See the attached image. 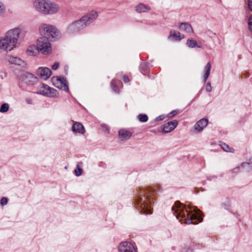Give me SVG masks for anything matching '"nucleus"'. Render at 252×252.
I'll list each match as a JSON object with an SVG mask.
<instances>
[{
    "mask_svg": "<svg viewBox=\"0 0 252 252\" xmlns=\"http://www.w3.org/2000/svg\"><path fill=\"white\" fill-rule=\"evenodd\" d=\"M44 1V7L42 11V15H46L47 14V3H48V0H45Z\"/></svg>",
    "mask_w": 252,
    "mask_h": 252,
    "instance_id": "nucleus-29",
    "label": "nucleus"
},
{
    "mask_svg": "<svg viewBox=\"0 0 252 252\" xmlns=\"http://www.w3.org/2000/svg\"><path fill=\"white\" fill-rule=\"evenodd\" d=\"M85 27V24L80 19L70 24L67 28V32L69 33H74L79 32Z\"/></svg>",
    "mask_w": 252,
    "mask_h": 252,
    "instance_id": "nucleus-6",
    "label": "nucleus"
},
{
    "mask_svg": "<svg viewBox=\"0 0 252 252\" xmlns=\"http://www.w3.org/2000/svg\"><path fill=\"white\" fill-rule=\"evenodd\" d=\"M248 6L249 9L252 11V0H248Z\"/></svg>",
    "mask_w": 252,
    "mask_h": 252,
    "instance_id": "nucleus-34",
    "label": "nucleus"
},
{
    "mask_svg": "<svg viewBox=\"0 0 252 252\" xmlns=\"http://www.w3.org/2000/svg\"><path fill=\"white\" fill-rule=\"evenodd\" d=\"M47 6L48 9L46 15H55L60 10V7L59 4L50 0H48Z\"/></svg>",
    "mask_w": 252,
    "mask_h": 252,
    "instance_id": "nucleus-8",
    "label": "nucleus"
},
{
    "mask_svg": "<svg viewBox=\"0 0 252 252\" xmlns=\"http://www.w3.org/2000/svg\"><path fill=\"white\" fill-rule=\"evenodd\" d=\"M39 31L41 35L44 36V37L52 41L58 40L61 36L60 31L55 26L52 25L42 24L39 27Z\"/></svg>",
    "mask_w": 252,
    "mask_h": 252,
    "instance_id": "nucleus-3",
    "label": "nucleus"
},
{
    "mask_svg": "<svg viewBox=\"0 0 252 252\" xmlns=\"http://www.w3.org/2000/svg\"><path fill=\"white\" fill-rule=\"evenodd\" d=\"M30 77H32V78H33V76L32 75H30ZM34 79H36V78L34 77Z\"/></svg>",
    "mask_w": 252,
    "mask_h": 252,
    "instance_id": "nucleus-42",
    "label": "nucleus"
},
{
    "mask_svg": "<svg viewBox=\"0 0 252 252\" xmlns=\"http://www.w3.org/2000/svg\"><path fill=\"white\" fill-rule=\"evenodd\" d=\"M211 67V63H210V62H208L204 68L205 74L203 76V81L204 82H205L207 81V80L210 75Z\"/></svg>",
    "mask_w": 252,
    "mask_h": 252,
    "instance_id": "nucleus-21",
    "label": "nucleus"
},
{
    "mask_svg": "<svg viewBox=\"0 0 252 252\" xmlns=\"http://www.w3.org/2000/svg\"><path fill=\"white\" fill-rule=\"evenodd\" d=\"M171 210L173 211V206L171 208Z\"/></svg>",
    "mask_w": 252,
    "mask_h": 252,
    "instance_id": "nucleus-45",
    "label": "nucleus"
},
{
    "mask_svg": "<svg viewBox=\"0 0 252 252\" xmlns=\"http://www.w3.org/2000/svg\"><path fill=\"white\" fill-rule=\"evenodd\" d=\"M220 146L223 151L225 152H231V149L228 145L225 143H222L220 144Z\"/></svg>",
    "mask_w": 252,
    "mask_h": 252,
    "instance_id": "nucleus-28",
    "label": "nucleus"
},
{
    "mask_svg": "<svg viewBox=\"0 0 252 252\" xmlns=\"http://www.w3.org/2000/svg\"><path fill=\"white\" fill-rule=\"evenodd\" d=\"M173 129V122L170 121L162 126L163 131L167 133L171 131Z\"/></svg>",
    "mask_w": 252,
    "mask_h": 252,
    "instance_id": "nucleus-22",
    "label": "nucleus"
},
{
    "mask_svg": "<svg viewBox=\"0 0 252 252\" xmlns=\"http://www.w3.org/2000/svg\"><path fill=\"white\" fill-rule=\"evenodd\" d=\"M3 45L4 44H3L2 38H0V50L3 51Z\"/></svg>",
    "mask_w": 252,
    "mask_h": 252,
    "instance_id": "nucleus-36",
    "label": "nucleus"
},
{
    "mask_svg": "<svg viewBox=\"0 0 252 252\" xmlns=\"http://www.w3.org/2000/svg\"><path fill=\"white\" fill-rule=\"evenodd\" d=\"M208 120L206 119H202L197 121L194 125V129L198 131H201L208 124Z\"/></svg>",
    "mask_w": 252,
    "mask_h": 252,
    "instance_id": "nucleus-15",
    "label": "nucleus"
},
{
    "mask_svg": "<svg viewBox=\"0 0 252 252\" xmlns=\"http://www.w3.org/2000/svg\"><path fill=\"white\" fill-rule=\"evenodd\" d=\"M39 51L43 55H49L52 52V46L46 37H41L37 40L36 45Z\"/></svg>",
    "mask_w": 252,
    "mask_h": 252,
    "instance_id": "nucleus-4",
    "label": "nucleus"
},
{
    "mask_svg": "<svg viewBox=\"0 0 252 252\" xmlns=\"http://www.w3.org/2000/svg\"><path fill=\"white\" fill-rule=\"evenodd\" d=\"M5 59L11 64L21 65L24 63V61L22 59L10 55H6Z\"/></svg>",
    "mask_w": 252,
    "mask_h": 252,
    "instance_id": "nucleus-13",
    "label": "nucleus"
},
{
    "mask_svg": "<svg viewBox=\"0 0 252 252\" xmlns=\"http://www.w3.org/2000/svg\"><path fill=\"white\" fill-rule=\"evenodd\" d=\"M9 109V105L7 103H3L1 105L0 108V112H6Z\"/></svg>",
    "mask_w": 252,
    "mask_h": 252,
    "instance_id": "nucleus-26",
    "label": "nucleus"
},
{
    "mask_svg": "<svg viewBox=\"0 0 252 252\" xmlns=\"http://www.w3.org/2000/svg\"><path fill=\"white\" fill-rule=\"evenodd\" d=\"M177 27L181 31L186 32L189 34L193 32V30L190 25L187 23H180L177 25Z\"/></svg>",
    "mask_w": 252,
    "mask_h": 252,
    "instance_id": "nucleus-14",
    "label": "nucleus"
},
{
    "mask_svg": "<svg viewBox=\"0 0 252 252\" xmlns=\"http://www.w3.org/2000/svg\"><path fill=\"white\" fill-rule=\"evenodd\" d=\"M206 91L208 92H210L212 90V87L211 85L210 82L207 83L206 88H205Z\"/></svg>",
    "mask_w": 252,
    "mask_h": 252,
    "instance_id": "nucleus-32",
    "label": "nucleus"
},
{
    "mask_svg": "<svg viewBox=\"0 0 252 252\" xmlns=\"http://www.w3.org/2000/svg\"><path fill=\"white\" fill-rule=\"evenodd\" d=\"M72 131L74 132L83 134L85 132L84 126L79 122L75 123L72 127Z\"/></svg>",
    "mask_w": 252,
    "mask_h": 252,
    "instance_id": "nucleus-20",
    "label": "nucleus"
},
{
    "mask_svg": "<svg viewBox=\"0 0 252 252\" xmlns=\"http://www.w3.org/2000/svg\"><path fill=\"white\" fill-rule=\"evenodd\" d=\"M20 33L19 28L12 29L6 32L2 38L3 51H10L15 48Z\"/></svg>",
    "mask_w": 252,
    "mask_h": 252,
    "instance_id": "nucleus-2",
    "label": "nucleus"
},
{
    "mask_svg": "<svg viewBox=\"0 0 252 252\" xmlns=\"http://www.w3.org/2000/svg\"><path fill=\"white\" fill-rule=\"evenodd\" d=\"M248 25L249 30L252 32V16L249 18Z\"/></svg>",
    "mask_w": 252,
    "mask_h": 252,
    "instance_id": "nucleus-30",
    "label": "nucleus"
},
{
    "mask_svg": "<svg viewBox=\"0 0 252 252\" xmlns=\"http://www.w3.org/2000/svg\"><path fill=\"white\" fill-rule=\"evenodd\" d=\"M178 112V110H174V115H176V114H177Z\"/></svg>",
    "mask_w": 252,
    "mask_h": 252,
    "instance_id": "nucleus-41",
    "label": "nucleus"
},
{
    "mask_svg": "<svg viewBox=\"0 0 252 252\" xmlns=\"http://www.w3.org/2000/svg\"><path fill=\"white\" fill-rule=\"evenodd\" d=\"M7 203V199L6 197H3L1 199L0 203L2 205H5Z\"/></svg>",
    "mask_w": 252,
    "mask_h": 252,
    "instance_id": "nucleus-33",
    "label": "nucleus"
},
{
    "mask_svg": "<svg viewBox=\"0 0 252 252\" xmlns=\"http://www.w3.org/2000/svg\"><path fill=\"white\" fill-rule=\"evenodd\" d=\"M59 67V63H55L53 65H52V69L53 70L57 69Z\"/></svg>",
    "mask_w": 252,
    "mask_h": 252,
    "instance_id": "nucleus-35",
    "label": "nucleus"
},
{
    "mask_svg": "<svg viewBox=\"0 0 252 252\" xmlns=\"http://www.w3.org/2000/svg\"><path fill=\"white\" fill-rule=\"evenodd\" d=\"M45 0H35L33 2V7L38 13L42 14Z\"/></svg>",
    "mask_w": 252,
    "mask_h": 252,
    "instance_id": "nucleus-16",
    "label": "nucleus"
},
{
    "mask_svg": "<svg viewBox=\"0 0 252 252\" xmlns=\"http://www.w3.org/2000/svg\"><path fill=\"white\" fill-rule=\"evenodd\" d=\"M249 165H250V164L249 163H244L242 164V166H244V167H246V166H248Z\"/></svg>",
    "mask_w": 252,
    "mask_h": 252,
    "instance_id": "nucleus-39",
    "label": "nucleus"
},
{
    "mask_svg": "<svg viewBox=\"0 0 252 252\" xmlns=\"http://www.w3.org/2000/svg\"><path fill=\"white\" fill-rule=\"evenodd\" d=\"M98 17V13L96 11H91L87 14L83 16L81 18V20L85 24V26L93 23Z\"/></svg>",
    "mask_w": 252,
    "mask_h": 252,
    "instance_id": "nucleus-7",
    "label": "nucleus"
},
{
    "mask_svg": "<svg viewBox=\"0 0 252 252\" xmlns=\"http://www.w3.org/2000/svg\"><path fill=\"white\" fill-rule=\"evenodd\" d=\"M132 136V133L126 129H121L119 131V138L123 141H126L129 139Z\"/></svg>",
    "mask_w": 252,
    "mask_h": 252,
    "instance_id": "nucleus-17",
    "label": "nucleus"
},
{
    "mask_svg": "<svg viewBox=\"0 0 252 252\" xmlns=\"http://www.w3.org/2000/svg\"><path fill=\"white\" fill-rule=\"evenodd\" d=\"M119 251L120 252H137L133 244L126 241L120 244Z\"/></svg>",
    "mask_w": 252,
    "mask_h": 252,
    "instance_id": "nucleus-10",
    "label": "nucleus"
},
{
    "mask_svg": "<svg viewBox=\"0 0 252 252\" xmlns=\"http://www.w3.org/2000/svg\"><path fill=\"white\" fill-rule=\"evenodd\" d=\"M124 81L126 83H127L129 82V79H128V78L127 76H125L124 77Z\"/></svg>",
    "mask_w": 252,
    "mask_h": 252,
    "instance_id": "nucleus-37",
    "label": "nucleus"
},
{
    "mask_svg": "<svg viewBox=\"0 0 252 252\" xmlns=\"http://www.w3.org/2000/svg\"><path fill=\"white\" fill-rule=\"evenodd\" d=\"M117 89L116 88H114V91H115V92H116Z\"/></svg>",
    "mask_w": 252,
    "mask_h": 252,
    "instance_id": "nucleus-44",
    "label": "nucleus"
},
{
    "mask_svg": "<svg viewBox=\"0 0 252 252\" xmlns=\"http://www.w3.org/2000/svg\"><path fill=\"white\" fill-rule=\"evenodd\" d=\"M193 212H189L185 209L184 206L179 201L174 203V216L181 223L197 224L201 222L202 218L198 210H193Z\"/></svg>",
    "mask_w": 252,
    "mask_h": 252,
    "instance_id": "nucleus-1",
    "label": "nucleus"
},
{
    "mask_svg": "<svg viewBox=\"0 0 252 252\" xmlns=\"http://www.w3.org/2000/svg\"><path fill=\"white\" fill-rule=\"evenodd\" d=\"M37 73L41 79L46 80L51 76L52 71L48 67H40L37 70Z\"/></svg>",
    "mask_w": 252,
    "mask_h": 252,
    "instance_id": "nucleus-12",
    "label": "nucleus"
},
{
    "mask_svg": "<svg viewBox=\"0 0 252 252\" xmlns=\"http://www.w3.org/2000/svg\"><path fill=\"white\" fill-rule=\"evenodd\" d=\"M138 119L141 122H146L148 121V117L145 114H140L138 115Z\"/></svg>",
    "mask_w": 252,
    "mask_h": 252,
    "instance_id": "nucleus-27",
    "label": "nucleus"
},
{
    "mask_svg": "<svg viewBox=\"0 0 252 252\" xmlns=\"http://www.w3.org/2000/svg\"><path fill=\"white\" fill-rule=\"evenodd\" d=\"M177 125H178L177 121L174 120V128H176V127L177 126Z\"/></svg>",
    "mask_w": 252,
    "mask_h": 252,
    "instance_id": "nucleus-40",
    "label": "nucleus"
},
{
    "mask_svg": "<svg viewBox=\"0 0 252 252\" xmlns=\"http://www.w3.org/2000/svg\"><path fill=\"white\" fill-rule=\"evenodd\" d=\"M151 7L143 3H140L135 6V11L139 13L147 12L150 11Z\"/></svg>",
    "mask_w": 252,
    "mask_h": 252,
    "instance_id": "nucleus-19",
    "label": "nucleus"
},
{
    "mask_svg": "<svg viewBox=\"0 0 252 252\" xmlns=\"http://www.w3.org/2000/svg\"><path fill=\"white\" fill-rule=\"evenodd\" d=\"M53 84L57 88L63 90L68 92L69 91L67 84V81L65 78L63 77H53L52 78Z\"/></svg>",
    "mask_w": 252,
    "mask_h": 252,
    "instance_id": "nucleus-5",
    "label": "nucleus"
},
{
    "mask_svg": "<svg viewBox=\"0 0 252 252\" xmlns=\"http://www.w3.org/2000/svg\"><path fill=\"white\" fill-rule=\"evenodd\" d=\"M39 52L40 51L37 46L34 45L29 46L26 50L27 54L30 56H36L38 55Z\"/></svg>",
    "mask_w": 252,
    "mask_h": 252,
    "instance_id": "nucleus-18",
    "label": "nucleus"
},
{
    "mask_svg": "<svg viewBox=\"0 0 252 252\" xmlns=\"http://www.w3.org/2000/svg\"><path fill=\"white\" fill-rule=\"evenodd\" d=\"M138 205L142 212L145 214H151L152 211L149 206L148 203L146 201L145 196L141 197L138 200Z\"/></svg>",
    "mask_w": 252,
    "mask_h": 252,
    "instance_id": "nucleus-11",
    "label": "nucleus"
},
{
    "mask_svg": "<svg viewBox=\"0 0 252 252\" xmlns=\"http://www.w3.org/2000/svg\"><path fill=\"white\" fill-rule=\"evenodd\" d=\"M186 44L188 47L191 48L197 46V42L192 39H188L187 40Z\"/></svg>",
    "mask_w": 252,
    "mask_h": 252,
    "instance_id": "nucleus-23",
    "label": "nucleus"
},
{
    "mask_svg": "<svg viewBox=\"0 0 252 252\" xmlns=\"http://www.w3.org/2000/svg\"><path fill=\"white\" fill-rule=\"evenodd\" d=\"M185 38V35L179 32H174V41H180Z\"/></svg>",
    "mask_w": 252,
    "mask_h": 252,
    "instance_id": "nucleus-24",
    "label": "nucleus"
},
{
    "mask_svg": "<svg viewBox=\"0 0 252 252\" xmlns=\"http://www.w3.org/2000/svg\"><path fill=\"white\" fill-rule=\"evenodd\" d=\"M145 193L147 194L148 196L150 195L153 194L152 192H151L150 190H146Z\"/></svg>",
    "mask_w": 252,
    "mask_h": 252,
    "instance_id": "nucleus-38",
    "label": "nucleus"
},
{
    "mask_svg": "<svg viewBox=\"0 0 252 252\" xmlns=\"http://www.w3.org/2000/svg\"><path fill=\"white\" fill-rule=\"evenodd\" d=\"M6 12V7L4 3L0 0V16L4 15Z\"/></svg>",
    "mask_w": 252,
    "mask_h": 252,
    "instance_id": "nucleus-25",
    "label": "nucleus"
},
{
    "mask_svg": "<svg viewBox=\"0 0 252 252\" xmlns=\"http://www.w3.org/2000/svg\"><path fill=\"white\" fill-rule=\"evenodd\" d=\"M82 169L79 167V166H77L76 169L75 170V173L76 176H79L82 174Z\"/></svg>",
    "mask_w": 252,
    "mask_h": 252,
    "instance_id": "nucleus-31",
    "label": "nucleus"
},
{
    "mask_svg": "<svg viewBox=\"0 0 252 252\" xmlns=\"http://www.w3.org/2000/svg\"><path fill=\"white\" fill-rule=\"evenodd\" d=\"M157 119H158V118ZM159 120H162V118H161V117H160L159 118Z\"/></svg>",
    "mask_w": 252,
    "mask_h": 252,
    "instance_id": "nucleus-43",
    "label": "nucleus"
},
{
    "mask_svg": "<svg viewBox=\"0 0 252 252\" xmlns=\"http://www.w3.org/2000/svg\"><path fill=\"white\" fill-rule=\"evenodd\" d=\"M56 91L55 89L51 88L47 85L42 84L39 85V90L38 93L44 95L54 96L55 95L54 94Z\"/></svg>",
    "mask_w": 252,
    "mask_h": 252,
    "instance_id": "nucleus-9",
    "label": "nucleus"
}]
</instances>
